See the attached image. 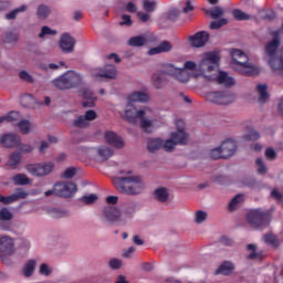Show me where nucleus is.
I'll use <instances>...</instances> for the list:
<instances>
[{"mask_svg":"<svg viewBox=\"0 0 283 283\" xmlns=\"http://www.w3.org/2000/svg\"><path fill=\"white\" fill-rule=\"evenodd\" d=\"M220 65V55L216 52H207L203 54L199 64L193 61H186L181 70H190L192 78H207L211 81L216 78V70Z\"/></svg>","mask_w":283,"mask_h":283,"instance_id":"f257e3e1","label":"nucleus"},{"mask_svg":"<svg viewBox=\"0 0 283 283\" xmlns=\"http://www.w3.org/2000/svg\"><path fill=\"white\" fill-rule=\"evenodd\" d=\"M120 177L113 178V185L124 196H140L145 191L143 177L134 174V170H119Z\"/></svg>","mask_w":283,"mask_h":283,"instance_id":"f03ea898","label":"nucleus"},{"mask_svg":"<svg viewBox=\"0 0 283 283\" xmlns=\"http://www.w3.org/2000/svg\"><path fill=\"white\" fill-rule=\"evenodd\" d=\"M83 83V76L74 71H67L52 81L53 87L57 90H74Z\"/></svg>","mask_w":283,"mask_h":283,"instance_id":"7ed1b4c3","label":"nucleus"},{"mask_svg":"<svg viewBox=\"0 0 283 283\" xmlns=\"http://www.w3.org/2000/svg\"><path fill=\"white\" fill-rule=\"evenodd\" d=\"M237 98L238 96L235 93L229 90L209 92L206 94V101H208V103H212L213 105H231V103H235Z\"/></svg>","mask_w":283,"mask_h":283,"instance_id":"20e7f679","label":"nucleus"},{"mask_svg":"<svg viewBox=\"0 0 283 283\" xmlns=\"http://www.w3.org/2000/svg\"><path fill=\"white\" fill-rule=\"evenodd\" d=\"M54 161H43L27 165L25 170L31 174V176H35V178H45V176H50V174L54 171Z\"/></svg>","mask_w":283,"mask_h":283,"instance_id":"39448f33","label":"nucleus"},{"mask_svg":"<svg viewBox=\"0 0 283 283\" xmlns=\"http://www.w3.org/2000/svg\"><path fill=\"white\" fill-rule=\"evenodd\" d=\"M231 66L239 74H243V76H258V74H260V67L251 63L249 57L248 60L239 59L234 62H231Z\"/></svg>","mask_w":283,"mask_h":283,"instance_id":"423d86ee","label":"nucleus"},{"mask_svg":"<svg viewBox=\"0 0 283 283\" xmlns=\"http://www.w3.org/2000/svg\"><path fill=\"white\" fill-rule=\"evenodd\" d=\"M14 255V240L9 235L0 237V260L10 266V256Z\"/></svg>","mask_w":283,"mask_h":283,"instance_id":"0eeeda50","label":"nucleus"},{"mask_svg":"<svg viewBox=\"0 0 283 283\" xmlns=\"http://www.w3.org/2000/svg\"><path fill=\"white\" fill-rule=\"evenodd\" d=\"M247 220L250 227L253 229H264L269 227V220H266V214L261 210H252L248 213Z\"/></svg>","mask_w":283,"mask_h":283,"instance_id":"6e6552de","label":"nucleus"},{"mask_svg":"<svg viewBox=\"0 0 283 283\" xmlns=\"http://www.w3.org/2000/svg\"><path fill=\"white\" fill-rule=\"evenodd\" d=\"M102 216L106 222H123L125 221V214L123 211L116 206H106L103 209Z\"/></svg>","mask_w":283,"mask_h":283,"instance_id":"1a4fd4ad","label":"nucleus"},{"mask_svg":"<svg viewBox=\"0 0 283 283\" xmlns=\"http://www.w3.org/2000/svg\"><path fill=\"white\" fill-rule=\"evenodd\" d=\"M78 189L74 182H57L54 185L55 196L60 198H72Z\"/></svg>","mask_w":283,"mask_h":283,"instance_id":"9d476101","label":"nucleus"},{"mask_svg":"<svg viewBox=\"0 0 283 283\" xmlns=\"http://www.w3.org/2000/svg\"><path fill=\"white\" fill-rule=\"evenodd\" d=\"M96 112L94 109H90L84 115L77 116L73 120V127H76L77 129H85V127H90L92 120H96Z\"/></svg>","mask_w":283,"mask_h":283,"instance_id":"9b49d317","label":"nucleus"},{"mask_svg":"<svg viewBox=\"0 0 283 283\" xmlns=\"http://www.w3.org/2000/svg\"><path fill=\"white\" fill-rule=\"evenodd\" d=\"M147 112H149V109L147 108L139 109V111L136 109V107H134V104L128 102V104L126 105L124 116L126 120H128L129 123H136L138 118H143V116H147Z\"/></svg>","mask_w":283,"mask_h":283,"instance_id":"f8f14e48","label":"nucleus"},{"mask_svg":"<svg viewBox=\"0 0 283 283\" xmlns=\"http://www.w3.org/2000/svg\"><path fill=\"white\" fill-rule=\"evenodd\" d=\"M94 78H116L118 72L116 66L112 64L105 65L103 69H94L92 72Z\"/></svg>","mask_w":283,"mask_h":283,"instance_id":"ddd939ff","label":"nucleus"},{"mask_svg":"<svg viewBox=\"0 0 283 283\" xmlns=\"http://www.w3.org/2000/svg\"><path fill=\"white\" fill-rule=\"evenodd\" d=\"M60 50L65 54H72L74 52V45H76V40L70 35V33H63L59 41Z\"/></svg>","mask_w":283,"mask_h":283,"instance_id":"4468645a","label":"nucleus"},{"mask_svg":"<svg viewBox=\"0 0 283 283\" xmlns=\"http://www.w3.org/2000/svg\"><path fill=\"white\" fill-rule=\"evenodd\" d=\"M189 41L192 48H205L209 42V33L207 31H199L195 35H190Z\"/></svg>","mask_w":283,"mask_h":283,"instance_id":"2eb2a0df","label":"nucleus"},{"mask_svg":"<svg viewBox=\"0 0 283 283\" xmlns=\"http://www.w3.org/2000/svg\"><path fill=\"white\" fill-rule=\"evenodd\" d=\"M14 218L12 211L9 208L0 209V229L2 231H10L12 223L10 222Z\"/></svg>","mask_w":283,"mask_h":283,"instance_id":"dca6fc26","label":"nucleus"},{"mask_svg":"<svg viewBox=\"0 0 283 283\" xmlns=\"http://www.w3.org/2000/svg\"><path fill=\"white\" fill-rule=\"evenodd\" d=\"M265 61H269L273 59V56H276L282 52V49L280 50V39L274 38L272 41H270L265 45Z\"/></svg>","mask_w":283,"mask_h":283,"instance_id":"f3484780","label":"nucleus"},{"mask_svg":"<svg viewBox=\"0 0 283 283\" xmlns=\"http://www.w3.org/2000/svg\"><path fill=\"white\" fill-rule=\"evenodd\" d=\"M216 80L220 85H224V87H231L235 85V80H233V77H231L229 73L223 71L218 73V66L214 72V77L211 81H216Z\"/></svg>","mask_w":283,"mask_h":283,"instance_id":"a211bd4d","label":"nucleus"},{"mask_svg":"<svg viewBox=\"0 0 283 283\" xmlns=\"http://www.w3.org/2000/svg\"><path fill=\"white\" fill-rule=\"evenodd\" d=\"M223 159L231 158L238 149V145L234 140L227 139L220 145Z\"/></svg>","mask_w":283,"mask_h":283,"instance_id":"6ab92c4d","label":"nucleus"},{"mask_svg":"<svg viewBox=\"0 0 283 283\" xmlns=\"http://www.w3.org/2000/svg\"><path fill=\"white\" fill-rule=\"evenodd\" d=\"M104 139L106 140V143H108V145H112L117 149H123V147H125V142L123 140V138L120 136H117V134L112 130H107L104 134Z\"/></svg>","mask_w":283,"mask_h":283,"instance_id":"aec40b11","label":"nucleus"},{"mask_svg":"<svg viewBox=\"0 0 283 283\" xmlns=\"http://www.w3.org/2000/svg\"><path fill=\"white\" fill-rule=\"evenodd\" d=\"M272 72H276L277 74H282L283 72V48L282 52L274 55L270 60L266 61Z\"/></svg>","mask_w":283,"mask_h":283,"instance_id":"412c9836","label":"nucleus"},{"mask_svg":"<svg viewBox=\"0 0 283 283\" xmlns=\"http://www.w3.org/2000/svg\"><path fill=\"white\" fill-rule=\"evenodd\" d=\"M174 50V44L169 41H161L159 45L154 46L148 50L149 56H155L156 54H166L167 52H171Z\"/></svg>","mask_w":283,"mask_h":283,"instance_id":"4be33fe9","label":"nucleus"},{"mask_svg":"<svg viewBox=\"0 0 283 283\" xmlns=\"http://www.w3.org/2000/svg\"><path fill=\"white\" fill-rule=\"evenodd\" d=\"M20 139L21 137H19L15 134H4L0 137V145L4 146L7 149H10L12 147H17V145H19Z\"/></svg>","mask_w":283,"mask_h":283,"instance_id":"5701e85b","label":"nucleus"},{"mask_svg":"<svg viewBox=\"0 0 283 283\" xmlns=\"http://www.w3.org/2000/svg\"><path fill=\"white\" fill-rule=\"evenodd\" d=\"M83 96V102L82 105L83 107H94L96 105V96L90 88H85L82 93Z\"/></svg>","mask_w":283,"mask_h":283,"instance_id":"b1692460","label":"nucleus"},{"mask_svg":"<svg viewBox=\"0 0 283 283\" xmlns=\"http://www.w3.org/2000/svg\"><path fill=\"white\" fill-rule=\"evenodd\" d=\"M170 136L178 145H187V143H189V135L185 129H178L177 132L171 133Z\"/></svg>","mask_w":283,"mask_h":283,"instance_id":"393cba45","label":"nucleus"},{"mask_svg":"<svg viewBox=\"0 0 283 283\" xmlns=\"http://www.w3.org/2000/svg\"><path fill=\"white\" fill-rule=\"evenodd\" d=\"M50 14H52V10L50 9V7H48L45 4H39L36 7L35 17L40 21H45V19H48V17H50Z\"/></svg>","mask_w":283,"mask_h":283,"instance_id":"a878e982","label":"nucleus"},{"mask_svg":"<svg viewBox=\"0 0 283 283\" xmlns=\"http://www.w3.org/2000/svg\"><path fill=\"white\" fill-rule=\"evenodd\" d=\"M247 249L250 251L248 260H262V258H264V252L258 251V245L251 243L247 245Z\"/></svg>","mask_w":283,"mask_h":283,"instance_id":"bb28decb","label":"nucleus"},{"mask_svg":"<svg viewBox=\"0 0 283 283\" xmlns=\"http://www.w3.org/2000/svg\"><path fill=\"white\" fill-rule=\"evenodd\" d=\"M147 101H149V95H147V93H143V92H133L129 96H128V103H147Z\"/></svg>","mask_w":283,"mask_h":283,"instance_id":"cd10ccee","label":"nucleus"},{"mask_svg":"<svg viewBox=\"0 0 283 283\" xmlns=\"http://www.w3.org/2000/svg\"><path fill=\"white\" fill-rule=\"evenodd\" d=\"M96 151L99 160H109L114 156V150L107 146H99Z\"/></svg>","mask_w":283,"mask_h":283,"instance_id":"c85d7f7f","label":"nucleus"},{"mask_svg":"<svg viewBox=\"0 0 283 283\" xmlns=\"http://www.w3.org/2000/svg\"><path fill=\"white\" fill-rule=\"evenodd\" d=\"M35 269H36V261L34 259H31L24 264L22 269V275L24 277H32Z\"/></svg>","mask_w":283,"mask_h":283,"instance_id":"c756f323","label":"nucleus"},{"mask_svg":"<svg viewBox=\"0 0 283 283\" xmlns=\"http://www.w3.org/2000/svg\"><path fill=\"white\" fill-rule=\"evenodd\" d=\"M18 129L21 132V134H30L32 129H34V124L28 119H21L19 123L15 124Z\"/></svg>","mask_w":283,"mask_h":283,"instance_id":"7c9ffc66","label":"nucleus"},{"mask_svg":"<svg viewBox=\"0 0 283 283\" xmlns=\"http://www.w3.org/2000/svg\"><path fill=\"white\" fill-rule=\"evenodd\" d=\"M256 92L259 94V102L260 103H266L269 101V86L266 84H259L256 86Z\"/></svg>","mask_w":283,"mask_h":283,"instance_id":"2f4dec72","label":"nucleus"},{"mask_svg":"<svg viewBox=\"0 0 283 283\" xmlns=\"http://www.w3.org/2000/svg\"><path fill=\"white\" fill-rule=\"evenodd\" d=\"M21 165V153L14 151L11 155H9V160L7 163V166L11 169H17Z\"/></svg>","mask_w":283,"mask_h":283,"instance_id":"473e14b6","label":"nucleus"},{"mask_svg":"<svg viewBox=\"0 0 283 283\" xmlns=\"http://www.w3.org/2000/svg\"><path fill=\"white\" fill-rule=\"evenodd\" d=\"M233 263L223 262L216 271V275H231V273H233Z\"/></svg>","mask_w":283,"mask_h":283,"instance_id":"72a5a7b5","label":"nucleus"},{"mask_svg":"<svg viewBox=\"0 0 283 283\" xmlns=\"http://www.w3.org/2000/svg\"><path fill=\"white\" fill-rule=\"evenodd\" d=\"M147 149L148 151H150V154H154V151H158L159 149H163V139L160 138L148 139Z\"/></svg>","mask_w":283,"mask_h":283,"instance_id":"f704fd0d","label":"nucleus"},{"mask_svg":"<svg viewBox=\"0 0 283 283\" xmlns=\"http://www.w3.org/2000/svg\"><path fill=\"white\" fill-rule=\"evenodd\" d=\"M12 182L17 187H23L25 185H30V182H32V180H30L28 178V175H25V174H18L12 177Z\"/></svg>","mask_w":283,"mask_h":283,"instance_id":"c9c22d12","label":"nucleus"},{"mask_svg":"<svg viewBox=\"0 0 283 283\" xmlns=\"http://www.w3.org/2000/svg\"><path fill=\"white\" fill-rule=\"evenodd\" d=\"M154 197L158 202H167L169 200V190L167 188H158L155 190Z\"/></svg>","mask_w":283,"mask_h":283,"instance_id":"e433bc0d","label":"nucleus"},{"mask_svg":"<svg viewBox=\"0 0 283 283\" xmlns=\"http://www.w3.org/2000/svg\"><path fill=\"white\" fill-rule=\"evenodd\" d=\"M178 70H180V67L171 63H168L163 66L161 74H165L166 76H172V78H176V74H178Z\"/></svg>","mask_w":283,"mask_h":283,"instance_id":"4c0bfd02","label":"nucleus"},{"mask_svg":"<svg viewBox=\"0 0 283 283\" xmlns=\"http://www.w3.org/2000/svg\"><path fill=\"white\" fill-rule=\"evenodd\" d=\"M230 56L232 59V62L240 61V59H242V61H249V56L247 55V53H244V51L240 49H232L230 51Z\"/></svg>","mask_w":283,"mask_h":283,"instance_id":"58836bf2","label":"nucleus"},{"mask_svg":"<svg viewBox=\"0 0 283 283\" xmlns=\"http://www.w3.org/2000/svg\"><path fill=\"white\" fill-rule=\"evenodd\" d=\"M176 81H179V83H189V78H191V75L189 74V71L179 67L177 71V74L175 75Z\"/></svg>","mask_w":283,"mask_h":283,"instance_id":"ea45409f","label":"nucleus"},{"mask_svg":"<svg viewBox=\"0 0 283 283\" xmlns=\"http://www.w3.org/2000/svg\"><path fill=\"white\" fill-rule=\"evenodd\" d=\"M20 104L22 105V107H34V105H36V99L34 98V96L25 94L21 96Z\"/></svg>","mask_w":283,"mask_h":283,"instance_id":"a19ab883","label":"nucleus"},{"mask_svg":"<svg viewBox=\"0 0 283 283\" xmlns=\"http://www.w3.org/2000/svg\"><path fill=\"white\" fill-rule=\"evenodd\" d=\"M128 43L133 48H143V45H145L147 43V38H145L143 35H137V36L132 38L128 41Z\"/></svg>","mask_w":283,"mask_h":283,"instance_id":"79ce46f5","label":"nucleus"},{"mask_svg":"<svg viewBox=\"0 0 283 283\" xmlns=\"http://www.w3.org/2000/svg\"><path fill=\"white\" fill-rule=\"evenodd\" d=\"M177 145L178 144H177L176 139H174V137L170 135L169 139H167L166 142H163L161 149L164 151L171 153V151H174V149H176Z\"/></svg>","mask_w":283,"mask_h":283,"instance_id":"37998d69","label":"nucleus"},{"mask_svg":"<svg viewBox=\"0 0 283 283\" xmlns=\"http://www.w3.org/2000/svg\"><path fill=\"white\" fill-rule=\"evenodd\" d=\"M61 67H65V62L49 63V64L40 65V69H42L43 72L55 71V70H60Z\"/></svg>","mask_w":283,"mask_h":283,"instance_id":"c03bdc74","label":"nucleus"},{"mask_svg":"<svg viewBox=\"0 0 283 283\" xmlns=\"http://www.w3.org/2000/svg\"><path fill=\"white\" fill-rule=\"evenodd\" d=\"M10 196H11V202L25 200L28 198V193L25 192V190H23V188L15 189V192Z\"/></svg>","mask_w":283,"mask_h":283,"instance_id":"a18cd8bd","label":"nucleus"},{"mask_svg":"<svg viewBox=\"0 0 283 283\" xmlns=\"http://www.w3.org/2000/svg\"><path fill=\"white\" fill-rule=\"evenodd\" d=\"M153 83L156 90H163V84L165 83V77L163 76V73H154Z\"/></svg>","mask_w":283,"mask_h":283,"instance_id":"49530a36","label":"nucleus"},{"mask_svg":"<svg viewBox=\"0 0 283 283\" xmlns=\"http://www.w3.org/2000/svg\"><path fill=\"white\" fill-rule=\"evenodd\" d=\"M244 200V196L242 195H237L233 199L228 205L229 211H235L238 209V205Z\"/></svg>","mask_w":283,"mask_h":283,"instance_id":"de8ad7c7","label":"nucleus"},{"mask_svg":"<svg viewBox=\"0 0 283 283\" xmlns=\"http://www.w3.org/2000/svg\"><path fill=\"white\" fill-rule=\"evenodd\" d=\"M28 10V6L22 4L19 8L12 10L11 12L6 14V19H8V21H12V19H17V14H19V12H25Z\"/></svg>","mask_w":283,"mask_h":283,"instance_id":"09e8293b","label":"nucleus"},{"mask_svg":"<svg viewBox=\"0 0 283 283\" xmlns=\"http://www.w3.org/2000/svg\"><path fill=\"white\" fill-rule=\"evenodd\" d=\"M137 209H138V202L136 201L128 202L125 207V216H127L128 218H132V216L136 213Z\"/></svg>","mask_w":283,"mask_h":283,"instance_id":"8fccbe9b","label":"nucleus"},{"mask_svg":"<svg viewBox=\"0 0 283 283\" xmlns=\"http://www.w3.org/2000/svg\"><path fill=\"white\" fill-rule=\"evenodd\" d=\"M98 200V196L96 193L86 195L80 198V202L83 205H94Z\"/></svg>","mask_w":283,"mask_h":283,"instance_id":"3c124183","label":"nucleus"},{"mask_svg":"<svg viewBox=\"0 0 283 283\" xmlns=\"http://www.w3.org/2000/svg\"><path fill=\"white\" fill-rule=\"evenodd\" d=\"M206 12L207 14H210L212 19H220V17H223L224 14V9H222V7H214Z\"/></svg>","mask_w":283,"mask_h":283,"instance_id":"603ef678","label":"nucleus"},{"mask_svg":"<svg viewBox=\"0 0 283 283\" xmlns=\"http://www.w3.org/2000/svg\"><path fill=\"white\" fill-rule=\"evenodd\" d=\"M232 17H234V19H237V21H249V19H251V17L249 14L244 13L240 9H234L232 11Z\"/></svg>","mask_w":283,"mask_h":283,"instance_id":"864d4df0","label":"nucleus"},{"mask_svg":"<svg viewBox=\"0 0 283 283\" xmlns=\"http://www.w3.org/2000/svg\"><path fill=\"white\" fill-rule=\"evenodd\" d=\"M139 119H140V127L145 132H149L151 129V127H154V122L151 119L145 117V115L139 117Z\"/></svg>","mask_w":283,"mask_h":283,"instance_id":"5fc2aeb1","label":"nucleus"},{"mask_svg":"<svg viewBox=\"0 0 283 283\" xmlns=\"http://www.w3.org/2000/svg\"><path fill=\"white\" fill-rule=\"evenodd\" d=\"M17 147L22 154H32V151H34V146L21 143V138L19 139V144L17 145Z\"/></svg>","mask_w":283,"mask_h":283,"instance_id":"6e6d98bb","label":"nucleus"},{"mask_svg":"<svg viewBox=\"0 0 283 283\" xmlns=\"http://www.w3.org/2000/svg\"><path fill=\"white\" fill-rule=\"evenodd\" d=\"M209 158H211L212 160L224 159V157L222 156V148H220V146L217 148H212L209 151Z\"/></svg>","mask_w":283,"mask_h":283,"instance_id":"4d7b16f0","label":"nucleus"},{"mask_svg":"<svg viewBox=\"0 0 283 283\" xmlns=\"http://www.w3.org/2000/svg\"><path fill=\"white\" fill-rule=\"evenodd\" d=\"M56 30L50 29V27H42L41 32L39 33V39H45V36H56Z\"/></svg>","mask_w":283,"mask_h":283,"instance_id":"13d9d810","label":"nucleus"},{"mask_svg":"<svg viewBox=\"0 0 283 283\" xmlns=\"http://www.w3.org/2000/svg\"><path fill=\"white\" fill-rule=\"evenodd\" d=\"M255 166H256L258 174H260L261 176H264V174H266L268 168L262 158L256 159Z\"/></svg>","mask_w":283,"mask_h":283,"instance_id":"bf43d9fd","label":"nucleus"},{"mask_svg":"<svg viewBox=\"0 0 283 283\" xmlns=\"http://www.w3.org/2000/svg\"><path fill=\"white\" fill-rule=\"evenodd\" d=\"M229 23V20L226 18L220 19L219 21H212L210 23V30H220V28L227 25Z\"/></svg>","mask_w":283,"mask_h":283,"instance_id":"052dcab7","label":"nucleus"},{"mask_svg":"<svg viewBox=\"0 0 283 283\" xmlns=\"http://www.w3.org/2000/svg\"><path fill=\"white\" fill-rule=\"evenodd\" d=\"M6 117L7 123H19L21 120V115L15 111L10 112Z\"/></svg>","mask_w":283,"mask_h":283,"instance_id":"680f3d73","label":"nucleus"},{"mask_svg":"<svg viewBox=\"0 0 283 283\" xmlns=\"http://www.w3.org/2000/svg\"><path fill=\"white\" fill-rule=\"evenodd\" d=\"M207 220V212L199 210L195 213V222L196 224H202Z\"/></svg>","mask_w":283,"mask_h":283,"instance_id":"e2e57ef3","label":"nucleus"},{"mask_svg":"<svg viewBox=\"0 0 283 283\" xmlns=\"http://www.w3.org/2000/svg\"><path fill=\"white\" fill-rule=\"evenodd\" d=\"M76 176V168L74 167H69L64 170L62 178H65L66 180H70Z\"/></svg>","mask_w":283,"mask_h":283,"instance_id":"0e129e2a","label":"nucleus"},{"mask_svg":"<svg viewBox=\"0 0 283 283\" xmlns=\"http://www.w3.org/2000/svg\"><path fill=\"white\" fill-rule=\"evenodd\" d=\"M263 240L266 244H271L272 247H277V239L273 234H265Z\"/></svg>","mask_w":283,"mask_h":283,"instance_id":"69168bd1","label":"nucleus"},{"mask_svg":"<svg viewBox=\"0 0 283 283\" xmlns=\"http://www.w3.org/2000/svg\"><path fill=\"white\" fill-rule=\"evenodd\" d=\"M259 138H260V133L253 129L244 135L245 140H259Z\"/></svg>","mask_w":283,"mask_h":283,"instance_id":"338daca9","label":"nucleus"},{"mask_svg":"<svg viewBox=\"0 0 283 283\" xmlns=\"http://www.w3.org/2000/svg\"><path fill=\"white\" fill-rule=\"evenodd\" d=\"M21 81H25L27 83H34V77L30 75L27 71H21L19 74Z\"/></svg>","mask_w":283,"mask_h":283,"instance_id":"774afa93","label":"nucleus"}]
</instances>
